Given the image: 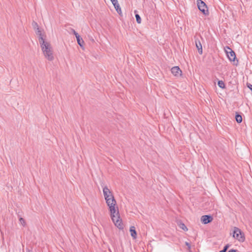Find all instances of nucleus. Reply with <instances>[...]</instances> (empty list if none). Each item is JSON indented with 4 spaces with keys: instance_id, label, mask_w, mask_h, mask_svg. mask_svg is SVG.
<instances>
[{
    "instance_id": "6ab92c4d",
    "label": "nucleus",
    "mask_w": 252,
    "mask_h": 252,
    "mask_svg": "<svg viewBox=\"0 0 252 252\" xmlns=\"http://www.w3.org/2000/svg\"><path fill=\"white\" fill-rule=\"evenodd\" d=\"M71 31L73 33V34L75 35V37H77V36H79V34H78V33H77L74 30V29H71Z\"/></svg>"
},
{
    "instance_id": "f03ea898",
    "label": "nucleus",
    "mask_w": 252,
    "mask_h": 252,
    "mask_svg": "<svg viewBox=\"0 0 252 252\" xmlns=\"http://www.w3.org/2000/svg\"><path fill=\"white\" fill-rule=\"evenodd\" d=\"M39 44L45 58L49 61H53L54 59L53 49L50 42L41 38Z\"/></svg>"
},
{
    "instance_id": "9b49d317",
    "label": "nucleus",
    "mask_w": 252,
    "mask_h": 252,
    "mask_svg": "<svg viewBox=\"0 0 252 252\" xmlns=\"http://www.w3.org/2000/svg\"><path fill=\"white\" fill-rule=\"evenodd\" d=\"M196 46L198 49L199 53L200 54H202V45L199 41H198V42L196 41Z\"/></svg>"
},
{
    "instance_id": "412c9836",
    "label": "nucleus",
    "mask_w": 252,
    "mask_h": 252,
    "mask_svg": "<svg viewBox=\"0 0 252 252\" xmlns=\"http://www.w3.org/2000/svg\"><path fill=\"white\" fill-rule=\"evenodd\" d=\"M229 247V246L228 245H226L221 251H224L223 252H226Z\"/></svg>"
},
{
    "instance_id": "6e6552de",
    "label": "nucleus",
    "mask_w": 252,
    "mask_h": 252,
    "mask_svg": "<svg viewBox=\"0 0 252 252\" xmlns=\"http://www.w3.org/2000/svg\"><path fill=\"white\" fill-rule=\"evenodd\" d=\"M212 220V217L209 215H204L202 216L201 218V221L204 224H207L211 222Z\"/></svg>"
},
{
    "instance_id": "ddd939ff",
    "label": "nucleus",
    "mask_w": 252,
    "mask_h": 252,
    "mask_svg": "<svg viewBox=\"0 0 252 252\" xmlns=\"http://www.w3.org/2000/svg\"><path fill=\"white\" fill-rule=\"evenodd\" d=\"M36 34L38 36V40L39 43H40V40L41 39V38L42 39H44L43 37V35L42 34L41 32L39 30V29H37V31L36 32Z\"/></svg>"
},
{
    "instance_id": "dca6fc26",
    "label": "nucleus",
    "mask_w": 252,
    "mask_h": 252,
    "mask_svg": "<svg viewBox=\"0 0 252 252\" xmlns=\"http://www.w3.org/2000/svg\"><path fill=\"white\" fill-rule=\"evenodd\" d=\"M135 17H136L137 22L138 24H140L141 23V19L140 16L138 14H136L135 15Z\"/></svg>"
},
{
    "instance_id": "1a4fd4ad",
    "label": "nucleus",
    "mask_w": 252,
    "mask_h": 252,
    "mask_svg": "<svg viewBox=\"0 0 252 252\" xmlns=\"http://www.w3.org/2000/svg\"><path fill=\"white\" fill-rule=\"evenodd\" d=\"M113 3V5L114 6L116 11L119 14H121L122 13L121 8L119 6V4L118 3L117 0H110Z\"/></svg>"
},
{
    "instance_id": "7ed1b4c3",
    "label": "nucleus",
    "mask_w": 252,
    "mask_h": 252,
    "mask_svg": "<svg viewBox=\"0 0 252 252\" xmlns=\"http://www.w3.org/2000/svg\"><path fill=\"white\" fill-rule=\"evenodd\" d=\"M224 51L229 61L233 62L234 64H236L238 63V61H235L236 55L235 52L228 46L224 48Z\"/></svg>"
},
{
    "instance_id": "0eeeda50",
    "label": "nucleus",
    "mask_w": 252,
    "mask_h": 252,
    "mask_svg": "<svg viewBox=\"0 0 252 252\" xmlns=\"http://www.w3.org/2000/svg\"><path fill=\"white\" fill-rule=\"evenodd\" d=\"M171 73L175 76H180L182 74V71L178 66H174L171 69Z\"/></svg>"
},
{
    "instance_id": "39448f33",
    "label": "nucleus",
    "mask_w": 252,
    "mask_h": 252,
    "mask_svg": "<svg viewBox=\"0 0 252 252\" xmlns=\"http://www.w3.org/2000/svg\"><path fill=\"white\" fill-rule=\"evenodd\" d=\"M197 4L198 9L201 11L204 15H208V11L207 7L205 3L201 0H197Z\"/></svg>"
},
{
    "instance_id": "4be33fe9",
    "label": "nucleus",
    "mask_w": 252,
    "mask_h": 252,
    "mask_svg": "<svg viewBox=\"0 0 252 252\" xmlns=\"http://www.w3.org/2000/svg\"><path fill=\"white\" fill-rule=\"evenodd\" d=\"M247 87L252 91V85L250 84H248Z\"/></svg>"
},
{
    "instance_id": "423d86ee",
    "label": "nucleus",
    "mask_w": 252,
    "mask_h": 252,
    "mask_svg": "<svg viewBox=\"0 0 252 252\" xmlns=\"http://www.w3.org/2000/svg\"><path fill=\"white\" fill-rule=\"evenodd\" d=\"M103 193L105 200H107L108 198H111L114 197V195L112 192L108 189L107 186H105L103 188Z\"/></svg>"
},
{
    "instance_id": "4468645a",
    "label": "nucleus",
    "mask_w": 252,
    "mask_h": 252,
    "mask_svg": "<svg viewBox=\"0 0 252 252\" xmlns=\"http://www.w3.org/2000/svg\"><path fill=\"white\" fill-rule=\"evenodd\" d=\"M235 119L237 123H240L242 121V117L239 114L236 115Z\"/></svg>"
},
{
    "instance_id": "f3484780",
    "label": "nucleus",
    "mask_w": 252,
    "mask_h": 252,
    "mask_svg": "<svg viewBox=\"0 0 252 252\" xmlns=\"http://www.w3.org/2000/svg\"><path fill=\"white\" fill-rule=\"evenodd\" d=\"M19 221L20 223L23 225L25 226L26 225V222L24 219L22 218H20L19 219Z\"/></svg>"
},
{
    "instance_id": "20e7f679",
    "label": "nucleus",
    "mask_w": 252,
    "mask_h": 252,
    "mask_svg": "<svg viewBox=\"0 0 252 252\" xmlns=\"http://www.w3.org/2000/svg\"><path fill=\"white\" fill-rule=\"evenodd\" d=\"M233 237L240 242H243L245 241L244 234L241 230L238 227H234L233 230Z\"/></svg>"
},
{
    "instance_id": "aec40b11",
    "label": "nucleus",
    "mask_w": 252,
    "mask_h": 252,
    "mask_svg": "<svg viewBox=\"0 0 252 252\" xmlns=\"http://www.w3.org/2000/svg\"><path fill=\"white\" fill-rule=\"evenodd\" d=\"M185 244L188 247L189 251H190V248H191V246H190V244L189 243L186 242L185 243Z\"/></svg>"
},
{
    "instance_id": "5701e85b",
    "label": "nucleus",
    "mask_w": 252,
    "mask_h": 252,
    "mask_svg": "<svg viewBox=\"0 0 252 252\" xmlns=\"http://www.w3.org/2000/svg\"><path fill=\"white\" fill-rule=\"evenodd\" d=\"M228 252H237V251L235 250L232 249V250L228 251Z\"/></svg>"
},
{
    "instance_id": "f8f14e48",
    "label": "nucleus",
    "mask_w": 252,
    "mask_h": 252,
    "mask_svg": "<svg viewBox=\"0 0 252 252\" xmlns=\"http://www.w3.org/2000/svg\"><path fill=\"white\" fill-rule=\"evenodd\" d=\"M76 38V39H77V43L78 44L81 46V47H82L83 44H84V41L82 40V38H80V35H79V36H77Z\"/></svg>"
},
{
    "instance_id": "393cba45",
    "label": "nucleus",
    "mask_w": 252,
    "mask_h": 252,
    "mask_svg": "<svg viewBox=\"0 0 252 252\" xmlns=\"http://www.w3.org/2000/svg\"><path fill=\"white\" fill-rule=\"evenodd\" d=\"M224 252V251H220V252Z\"/></svg>"
},
{
    "instance_id": "b1692460",
    "label": "nucleus",
    "mask_w": 252,
    "mask_h": 252,
    "mask_svg": "<svg viewBox=\"0 0 252 252\" xmlns=\"http://www.w3.org/2000/svg\"><path fill=\"white\" fill-rule=\"evenodd\" d=\"M27 252H32V250H30L29 249L27 250Z\"/></svg>"
},
{
    "instance_id": "9d476101",
    "label": "nucleus",
    "mask_w": 252,
    "mask_h": 252,
    "mask_svg": "<svg viewBox=\"0 0 252 252\" xmlns=\"http://www.w3.org/2000/svg\"><path fill=\"white\" fill-rule=\"evenodd\" d=\"M130 235L133 239H136L137 237V233L135 229V227L132 226L130 227L129 229Z\"/></svg>"
},
{
    "instance_id": "2eb2a0df",
    "label": "nucleus",
    "mask_w": 252,
    "mask_h": 252,
    "mask_svg": "<svg viewBox=\"0 0 252 252\" xmlns=\"http://www.w3.org/2000/svg\"><path fill=\"white\" fill-rule=\"evenodd\" d=\"M218 85L219 86L220 88H224L225 87V84L224 83V82L221 81V80H220L218 81Z\"/></svg>"
},
{
    "instance_id": "a211bd4d",
    "label": "nucleus",
    "mask_w": 252,
    "mask_h": 252,
    "mask_svg": "<svg viewBox=\"0 0 252 252\" xmlns=\"http://www.w3.org/2000/svg\"><path fill=\"white\" fill-rule=\"evenodd\" d=\"M180 227L181 228H182L184 230H188L187 227L186 226V225L184 223H181L180 225Z\"/></svg>"
},
{
    "instance_id": "f257e3e1",
    "label": "nucleus",
    "mask_w": 252,
    "mask_h": 252,
    "mask_svg": "<svg viewBox=\"0 0 252 252\" xmlns=\"http://www.w3.org/2000/svg\"><path fill=\"white\" fill-rule=\"evenodd\" d=\"M110 213L111 218L115 224L120 229L123 228V224L119 212L118 207L117 205L116 201L114 197L108 198L105 200Z\"/></svg>"
}]
</instances>
